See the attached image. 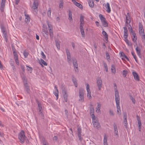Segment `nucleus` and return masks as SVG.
Returning a JSON list of instances; mask_svg holds the SVG:
<instances>
[{
	"label": "nucleus",
	"instance_id": "f257e3e1",
	"mask_svg": "<svg viewBox=\"0 0 145 145\" xmlns=\"http://www.w3.org/2000/svg\"><path fill=\"white\" fill-rule=\"evenodd\" d=\"M115 101L116 103V107L117 109V112L119 114H121V112L120 106V98L118 91L116 90L115 93Z\"/></svg>",
	"mask_w": 145,
	"mask_h": 145
},
{
	"label": "nucleus",
	"instance_id": "f03ea898",
	"mask_svg": "<svg viewBox=\"0 0 145 145\" xmlns=\"http://www.w3.org/2000/svg\"><path fill=\"white\" fill-rule=\"evenodd\" d=\"M25 137L24 131L23 130L21 131L18 135V138L21 144L24 142Z\"/></svg>",
	"mask_w": 145,
	"mask_h": 145
},
{
	"label": "nucleus",
	"instance_id": "7ed1b4c3",
	"mask_svg": "<svg viewBox=\"0 0 145 145\" xmlns=\"http://www.w3.org/2000/svg\"><path fill=\"white\" fill-rule=\"evenodd\" d=\"M84 89L82 88L80 89L79 90V101L81 102H82L84 101Z\"/></svg>",
	"mask_w": 145,
	"mask_h": 145
},
{
	"label": "nucleus",
	"instance_id": "20e7f679",
	"mask_svg": "<svg viewBox=\"0 0 145 145\" xmlns=\"http://www.w3.org/2000/svg\"><path fill=\"white\" fill-rule=\"evenodd\" d=\"M92 121L93 126L95 127H96L98 129L100 127V125L99 121L96 118H94V120H92Z\"/></svg>",
	"mask_w": 145,
	"mask_h": 145
},
{
	"label": "nucleus",
	"instance_id": "39448f33",
	"mask_svg": "<svg viewBox=\"0 0 145 145\" xmlns=\"http://www.w3.org/2000/svg\"><path fill=\"white\" fill-rule=\"evenodd\" d=\"M38 107L39 112V115L42 119L43 118V114L42 112V107L41 104L39 102L38 103Z\"/></svg>",
	"mask_w": 145,
	"mask_h": 145
},
{
	"label": "nucleus",
	"instance_id": "423d86ee",
	"mask_svg": "<svg viewBox=\"0 0 145 145\" xmlns=\"http://www.w3.org/2000/svg\"><path fill=\"white\" fill-rule=\"evenodd\" d=\"M97 84L98 88L99 90H100L102 88V80L101 78H99L97 79Z\"/></svg>",
	"mask_w": 145,
	"mask_h": 145
},
{
	"label": "nucleus",
	"instance_id": "0eeeda50",
	"mask_svg": "<svg viewBox=\"0 0 145 145\" xmlns=\"http://www.w3.org/2000/svg\"><path fill=\"white\" fill-rule=\"evenodd\" d=\"M127 114L125 112H124L123 113V123H124V126L125 128H127V125L128 124L127 121Z\"/></svg>",
	"mask_w": 145,
	"mask_h": 145
},
{
	"label": "nucleus",
	"instance_id": "6e6552de",
	"mask_svg": "<svg viewBox=\"0 0 145 145\" xmlns=\"http://www.w3.org/2000/svg\"><path fill=\"white\" fill-rule=\"evenodd\" d=\"M113 127L114 129V136L116 137L117 138H118L119 137L118 129L115 123L113 124Z\"/></svg>",
	"mask_w": 145,
	"mask_h": 145
},
{
	"label": "nucleus",
	"instance_id": "1a4fd4ad",
	"mask_svg": "<svg viewBox=\"0 0 145 145\" xmlns=\"http://www.w3.org/2000/svg\"><path fill=\"white\" fill-rule=\"evenodd\" d=\"M62 94L64 100L65 102H67V101L68 95L67 91L65 89L62 90Z\"/></svg>",
	"mask_w": 145,
	"mask_h": 145
},
{
	"label": "nucleus",
	"instance_id": "9d476101",
	"mask_svg": "<svg viewBox=\"0 0 145 145\" xmlns=\"http://www.w3.org/2000/svg\"><path fill=\"white\" fill-rule=\"evenodd\" d=\"M73 64L75 70V71L76 72H78L79 71L78 65L77 61L76 59H74V61H73Z\"/></svg>",
	"mask_w": 145,
	"mask_h": 145
},
{
	"label": "nucleus",
	"instance_id": "9b49d317",
	"mask_svg": "<svg viewBox=\"0 0 145 145\" xmlns=\"http://www.w3.org/2000/svg\"><path fill=\"white\" fill-rule=\"evenodd\" d=\"M6 0H1V11L2 12L4 11V8L5 6Z\"/></svg>",
	"mask_w": 145,
	"mask_h": 145
},
{
	"label": "nucleus",
	"instance_id": "f8f14e48",
	"mask_svg": "<svg viewBox=\"0 0 145 145\" xmlns=\"http://www.w3.org/2000/svg\"><path fill=\"white\" fill-rule=\"evenodd\" d=\"M126 23L128 24L131 22V18L129 14L127 13L126 15Z\"/></svg>",
	"mask_w": 145,
	"mask_h": 145
},
{
	"label": "nucleus",
	"instance_id": "ddd939ff",
	"mask_svg": "<svg viewBox=\"0 0 145 145\" xmlns=\"http://www.w3.org/2000/svg\"><path fill=\"white\" fill-rule=\"evenodd\" d=\"M124 29V37L125 39H127L128 35V32L126 27H123Z\"/></svg>",
	"mask_w": 145,
	"mask_h": 145
},
{
	"label": "nucleus",
	"instance_id": "4468645a",
	"mask_svg": "<svg viewBox=\"0 0 145 145\" xmlns=\"http://www.w3.org/2000/svg\"><path fill=\"white\" fill-rule=\"evenodd\" d=\"M72 1L74 4L77 7L81 9L83 8V7L82 5L76 2L75 0H72Z\"/></svg>",
	"mask_w": 145,
	"mask_h": 145
},
{
	"label": "nucleus",
	"instance_id": "2eb2a0df",
	"mask_svg": "<svg viewBox=\"0 0 145 145\" xmlns=\"http://www.w3.org/2000/svg\"><path fill=\"white\" fill-rule=\"evenodd\" d=\"M90 113L92 120H94V118H95L94 114V109L93 108H90Z\"/></svg>",
	"mask_w": 145,
	"mask_h": 145
},
{
	"label": "nucleus",
	"instance_id": "dca6fc26",
	"mask_svg": "<svg viewBox=\"0 0 145 145\" xmlns=\"http://www.w3.org/2000/svg\"><path fill=\"white\" fill-rule=\"evenodd\" d=\"M133 76L134 79L137 81L140 80L139 76L138 74L136 72H133Z\"/></svg>",
	"mask_w": 145,
	"mask_h": 145
},
{
	"label": "nucleus",
	"instance_id": "f3484780",
	"mask_svg": "<svg viewBox=\"0 0 145 145\" xmlns=\"http://www.w3.org/2000/svg\"><path fill=\"white\" fill-rule=\"evenodd\" d=\"M105 7H106V12L108 13H110L111 12V10L109 3H107L105 5Z\"/></svg>",
	"mask_w": 145,
	"mask_h": 145
},
{
	"label": "nucleus",
	"instance_id": "a211bd4d",
	"mask_svg": "<svg viewBox=\"0 0 145 145\" xmlns=\"http://www.w3.org/2000/svg\"><path fill=\"white\" fill-rule=\"evenodd\" d=\"M24 85L25 87V90L27 92V93L30 95V90L29 86L27 85V84L26 82L24 83Z\"/></svg>",
	"mask_w": 145,
	"mask_h": 145
},
{
	"label": "nucleus",
	"instance_id": "6ab92c4d",
	"mask_svg": "<svg viewBox=\"0 0 145 145\" xmlns=\"http://www.w3.org/2000/svg\"><path fill=\"white\" fill-rule=\"evenodd\" d=\"M66 51L67 56V58L68 61H70L71 59V57L70 53L69 50L68 48H66ZM69 63V61H68Z\"/></svg>",
	"mask_w": 145,
	"mask_h": 145
},
{
	"label": "nucleus",
	"instance_id": "aec40b11",
	"mask_svg": "<svg viewBox=\"0 0 145 145\" xmlns=\"http://www.w3.org/2000/svg\"><path fill=\"white\" fill-rule=\"evenodd\" d=\"M38 1H34L32 7L34 9H36L38 8Z\"/></svg>",
	"mask_w": 145,
	"mask_h": 145
},
{
	"label": "nucleus",
	"instance_id": "412c9836",
	"mask_svg": "<svg viewBox=\"0 0 145 145\" xmlns=\"http://www.w3.org/2000/svg\"><path fill=\"white\" fill-rule=\"evenodd\" d=\"M137 54L140 58H141V54L140 53L141 50L140 48L138 46H137L135 48Z\"/></svg>",
	"mask_w": 145,
	"mask_h": 145
},
{
	"label": "nucleus",
	"instance_id": "4be33fe9",
	"mask_svg": "<svg viewBox=\"0 0 145 145\" xmlns=\"http://www.w3.org/2000/svg\"><path fill=\"white\" fill-rule=\"evenodd\" d=\"M43 36L46 38L48 39V30H46L44 32H42Z\"/></svg>",
	"mask_w": 145,
	"mask_h": 145
},
{
	"label": "nucleus",
	"instance_id": "5701e85b",
	"mask_svg": "<svg viewBox=\"0 0 145 145\" xmlns=\"http://www.w3.org/2000/svg\"><path fill=\"white\" fill-rule=\"evenodd\" d=\"M137 120L138 121V128L141 129V126L142 125V124L140 118L138 115H137Z\"/></svg>",
	"mask_w": 145,
	"mask_h": 145
},
{
	"label": "nucleus",
	"instance_id": "b1692460",
	"mask_svg": "<svg viewBox=\"0 0 145 145\" xmlns=\"http://www.w3.org/2000/svg\"><path fill=\"white\" fill-rule=\"evenodd\" d=\"M25 22L26 23L29 22L30 21V18L29 15L28 14H25Z\"/></svg>",
	"mask_w": 145,
	"mask_h": 145
},
{
	"label": "nucleus",
	"instance_id": "393cba45",
	"mask_svg": "<svg viewBox=\"0 0 145 145\" xmlns=\"http://www.w3.org/2000/svg\"><path fill=\"white\" fill-rule=\"evenodd\" d=\"M99 17L102 23L106 21V18L102 15L100 14L99 15Z\"/></svg>",
	"mask_w": 145,
	"mask_h": 145
},
{
	"label": "nucleus",
	"instance_id": "a878e982",
	"mask_svg": "<svg viewBox=\"0 0 145 145\" xmlns=\"http://www.w3.org/2000/svg\"><path fill=\"white\" fill-rule=\"evenodd\" d=\"M107 137L106 135H105L104 136L103 140L104 145H108V142H107Z\"/></svg>",
	"mask_w": 145,
	"mask_h": 145
},
{
	"label": "nucleus",
	"instance_id": "bb28decb",
	"mask_svg": "<svg viewBox=\"0 0 145 145\" xmlns=\"http://www.w3.org/2000/svg\"><path fill=\"white\" fill-rule=\"evenodd\" d=\"M69 19L70 20V21H72V12L70 10H69Z\"/></svg>",
	"mask_w": 145,
	"mask_h": 145
},
{
	"label": "nucleus",
	"instance_id": "cd10ccee",
	"mask_svg": "<svg viewBox=\"0 0 145 145\" xmlns=\"http://www.w3.org/2000/svg\"><path fill=\"white\" fill-rule=\"evenodd\" d=\"M40 62H41V65L42 67H43L44 66L42 65V64H43L45 66H46L47 65V64L46 62V61H44L42 59H40Z\"/></svg>",
	"mask_w": 145,
	"mask_h": 145
},
{
	"label": "nucleus",
	"instance_id": "c85d7f7f",
	"mask_svg": "<svg viewBox=\"0 0 145 145\" xmlns=\"http://www.w3.org/2000/svg\"><path fill=\"white\" fill-rule=\"evenodd\" d=\"M89 6L91 8L93 7L94 5V3L93 1V0H89V1L88 2Z\"/></svg>",
	"mask_w": 145,
	"mask_h": 145
},
{
	"label": "nucleus",
	"instance_id": "c756f323",
	"mask_svg": "<svg viewBox=\"0 0 145 145\" xmlns=\"http://www.w3.org/2000/svg\"><path fill=\"white\" fill-rule=\"evenodd\" d=\"M106 59L108 61H110V57L109 53L107 52H106Z\"/></svg>",
	"mask_w": 145,
	"mask_h": 145
},
{
	"label": "nucleus",
	"instance_id": "7c9ffc66",
	"mask_svg": "<svg viewBox=\"0 0 145 145\" xmlns=\"http://www.w3.org/2000/svg\"><path fill=\"white\" fill-rule=\"evenodd\" d=\"M111 71L112 72L115 73L116 72V70L114 65H112L111 66Z\"/></svg>",
	"mask_w": 145,
	"mask_h": 145
},
{
	"label": "nucleus",
	"instance_id": "2f4dec72",
	"mask_svg": "<svg viewBox=\"0 0 145 145\" xmlns=\"http://www.w3.org/2000/svg\"><path fill=\"white\" fill-rule=\"evenodd\" d=\"M84 16L81 15L80 17V23L84 24Z\"/></svg>",
	"mask_w": 145,
	"mask_h": 145
},
{
	"label": "nucleus",
	"instance_id": "473e14b6",
	"mask_svg": "<svg viewBox=\"0 0 145 145\" xmlns=\"http://www.w3.org/2000/svg\"><path fill=\"white\" fill-rule=\"evenodd\" d=\"M47 24L48 25L49 28V31L52 30L53 27L52 25L50 24H49L48 22H47Z\"/></svg>",
	"mask_w": 145,
	"mask_h": 145
},
{
	"label": "nucleus",
	"instance_id": "72a5a7b5",
	"mask_svg": "<svg viewBox=\"0 0 145 145\" xmlns=\"http://www.w3.org/2000/svg\"><path fill=\"white\" fill-rule=\"evenodd\" d=\"M131 54H132V56H133L134 58L135 59V61L137 62L138 60H137L136 56L134 52H131Z\"/></svg>",
	"mask_w": 145,
	"mask_h": 145
},
{
	"label": "nucleus",
	"instance_id": "f704fd0d",
	"mask_svg": "<svg viewBox=\"0 0 145 145\" xmlns=\"http://www.w3.org/2000/svg\"><path fill=\"white\" fill-rule=\"evenodd\" d=\"M80 32L82 35V37H85V34L84 29H80Z\"/></svg>",
	"mask_w": 145,
	"mask_h": 145
},
{
	"label": "nucleus",
	"instance_id": "c9c22d12",
	"mask_svg": "<svg viewBox=\"0 0 145 145\" xmlns=\"http://www.w3.org/2000/svg\"><path fill=\"white\" fill-rule=\"evenodd\" d=\"M101 107V105L99 103H97V111H98V112L101 111L100 110V108Z\"/></svg>",
	"mask_w": 145,
	"mask_h": 145
},
{
	"label": "nucleus",
	"instance_id": "e433bc0d",
	"mask_svg": "<svg viewBox=\"0 0 145 145\" xmlns=\"http://www.w3.org/2000/svg\"><path fill=\"white\" fill-rule=\"evenodd\" d=\"M129 96L130 97V99L132 100V102L134 104H135V99L131 95H129Z\"/></svg>",
	"mask_w": 145,
	"mask_h": 145
},
{
	"label": "nucleus",
	"instance_id": "4c0bfd02",
	"mask_svg": "<svg viewBox=\"0 0 145 145\" xmlns=\"http://www.w3.org/2000/svg\"><path fill=\"white\" fill-rule=\"evenodd\" d=\"M14 54V56L15 59V60H16L17 61V60L18 59V54L17 53V52H15L13 53Z\"/></svg>",
	"mask_w": 145,
	"mask_h": 145
},
{
	"label": "nucleus",
	"instance_id": "58836bf2",
	"mask_svg": "<svg viewBox=\"0 0 145 145\" xmlns=\"http://www.w3.org/2000/svg\"><path fill=\"white\" fill-rule=\"evenodd\" d=\"M60 3L59 4V7L60 8H62L63 7V0H60Z\"/></svg>",
	"mask_w": 145,
	"mask_h": 145
},
{
	"label": "nucleus",
	"instance_id": "ea45409f",
	"mask_svg": "<svg viewBox=\"0 0 145 145\" xmlns=\"http://www.w3.org/2000/svg\"><path fill=\"white\" fill-rule=\"evenodd\" d=\"M77 132L78 135H81L82 133L81 129L80 127H78L77 128Z\"/></svg>",
	"mask_w": 145,
	"mask_h": 145
},
{
	"label": "nucleus",
	"instance_id": "a19ab883",
	"mask_svg": "<svg viewBox=\"0 0 145 145\" xmlns=\"http://www.w3.org/2000/svg\"><path fill=\"white\" fill-rule=\"evenodd\" d=\"M103 26L105 27H107L108 26V24L106 21L102 23Z\"/></svg>",
	"mask_w": 145,
	"mask_h": 145
},
{
	"label": "nucleus",
	"instance_id": "79ce46f5",
	"mask_svg": "<svg viewBox=\"0 0 145 145\" xmlns=\"http://www.w3.org/2000/svg\"><path fill=\"white\" fill-rule=\"evenodd\" d=\"M102 33L103 35L105 36V39H106V40H108V35L106 32L105 31H103Z\"/></svg>",
	"mask_w": 145,
	"mask_h": 145
},
{
	"label": "nucleus",
	"instance_id": "37998d69",
	"mask_svg": "<svg viewBox=\"0 0 145 145\" xmlns=\"http://www.w3.org/2000/svg\"><path fill=\"white\" fill-rule=\"evenodd\" d=\"M120 56L122 57V59L123 60L124 59V56H125V54H124V53L121 52H120Z\"/></svg>",
	"mask_w": 145,
	"mask_h": 145
},
{
	"label": "nucleus",
	"instance_id": "c03bdc74",
	"mask_svg": "<svg viewBox=\"0 0 145 145\" xmlns=\"http://www.w3.org/2000/svg\"><path fill=\"white\" fill-rule=\"evenodd\" d=\"M47 30H48L47 27L46 25H43L42 26V32H44Z\"/></svg>",
	"mask_w": 145,
	"mask_h": 145
},
{
	"label": "nucleus",
	"instance_id": "a18cd8bd",
	"mask_svg": "<svg viewBox=\"0 0 145 145\" xmlns=\"http://www.w3.org/2000/svg\"><path fill=\"white\" fill-rule=\"evenodd\" d=\"M133 37L132 40L135 43L136 42H137V37L136 35H134V36H133Z\"/></svg>",
	"mask_w": 145,
	"mask_h": 145
},
{
	"label": "nucleus",
	"instance_id": "49530a36",
	"mask_svg": "<svg viewBox=\"0 0 145 145\" xmlns=\"http://www.w3.org/2000/svg\"><path fill=\"white\" fill-rule=\"evenodd\" d=\"M56 47L58 49H59L60 48V44L59 42L58 41H56Z\"/></svg>",
	"mask_w": 145,
	"mask_h": 145
},
{
	"label": "nucleus",
	"instance_id": "de8ad7c7",
	"mask_svg": "<svg viewBox=\"0 0 145 145\" xmlns=\"http://www.w3.org/2000/svg\"><path fill=\"white\" fill-rule=\"evenodd\" d=\"M51 9L50 8H49L48 9V11L47 12V14L48 16L49 17H51Z\"/></svg>",
	"mask_w": 145,
	"mask_h": 145
},
{
	"label": "nucleus",
	"instance_id": "09e8293b",
	"mask_svg": "<svg viewBox=\"0 0 145 145\" xmlns=\"http://www.w3.org/2000/svg\"><path fill=\"white\" fill-rule=\"evenodd\" d=\"M49 35L50 37L52 39L53 37V30L49 31Z\"/></svg>",
	"mask_w": 145,
	"mask_h": 145
},
{
	"label": "nucleus",
	"instance_id": "8fccbe9b",
	"mask_svg": "<svg viewBox=\"0 0 145 145\" xmlns=\"http://www.w3.org/2000/svg\"><path fill=\"white\" fill-rule=\"evenodd\" d=\"M58 93L59 91L58 90L56 91V92H54V94L56 96V99H57L58 98Z\"/></svg>",
	"mask_w": 145,
	"mask_h": 145
},
{
	"label": "nucleus",
	"instance_id": "3c124183",
	"mask_svg": "<svg viewBox=\"0 0 145 145\" xmlns=\"http://www.w3.org/2000/svg\"><path fill=\"white\" fill-rule=\"evenodd\" d=\"M141 36L142 41L143 42H145V34L140 35Z\"/></svg>",
	"mask_w": 145,
	"mask_h": 145
},
{
	"label": "nucleus",
	"instance_id": "603ef678",
	"mask_svg": "<svg viewBox=\"0 0 145 145\" xmlns=\"http://www.w3.org/2000/svg\"><path fill=\"white\" fill-rule=\"evenodd\" d=\"M122 73L124 77H125L127 74V71L126 70H123V71Z\"/></svg>",
	"mask_w": 145,
	"mask_h": 145
},
{
	"label": "nucleus",
	"instance_id": "864d4df0",
	"mask_svg": "<svg viewBox=\"0 0 145 145\" xmlns=\"http://www.w3.org/2000/svg\"><path fill=\"white\" fill-rule=\"evenodd\" d=\"M88 92L87 97L89 99H91V92L90 91H89Z\"/></svg>",
	"mask_w": 145,
	"mask_h": 145
},
{
	"label": "nucleus",
	"instance_id": "5fc2aeb1",
	"mask_svg": "<svg viewBox=\"0 0 145 145\" xmlns=\"http://www.w3.org/2000/svg\"><path fill=\"white\" fill-rule=\"evenodd\" d=\"M3 34L4 35V36L5 40L7 42V35L6 33H3Z\"/></svg>",
	"mask_w": 145,
	"mask_h": 145
},
{
	"label": "nucleus",
	"instance_id": "6e6d98bb",
	"mask_svg": "<svg viewBox=\"0 0 145 145\" xmlns=\"http://www.w3.org/2000/svg\"><path fill=\"white\" fill-rule=\"evenodd\" d=\"M139 32L140 35L144 34V29H139Z\"/></svg>",
	"mask_w": 145,
	"mask_h": 145
},
{
	"label": "nucleus",
	"instance_id": "4d7b16f0",
	"mask_svg": "<svg viewBox=\"0 0 145 145\" xmlns=\"http://www.w3.org/2000/svg\"><path fill=\"white\" fill-rule=\"evenodd\" d=\"M125 42H126L127 44L128 45V46H131V42H129V40H128V39H125Z\"/></svg>",
	"mask_w": 145,
	"mask_h": 145
},
{
	"label": "nucleus",
	"instance_id": "13d9d810",
	"mask_svg": "<svg viewBox=\"0 0 145 145\" xmlns=\"http://www.w3.org/2000/svg\"><path fill=\"white\" fill-rule=\"evenodd\" d=\"M41 54L42 56V57L44 59H46V56L44 52H41Z\"/></svg>",
	"mask_w": 145,
	"mask_h": 145
},
{
	"label": "nucleus",
	"instance_id": "bf43d9fd",
	"mask_svg": "<svg viewBox=\"0 0 145 145\" xmlns=\"http://www.w3.org/2000/svg\"><path fill=\"white\" fill-rule=\"evenodd\" d=\"M104 67H105V69L106 70V72H107L108 71V67L107 65V64L105 63H104Z\"/></svg>",
	"mask_w": 145,
	"mask_h": 145
},
{
	"label": "nucleus",
	"instance_id": "052dcab7",
	"mask_svg": "<svg viewBox=\"0 0 145 145\" xmlns=\"http://www.w3.org/2000/svg\"><path fill=\"white\" fill-rule=\"evenodd\" d=\"M139 29H143V25L140 22L139 23Z\"/></svg>",
	"mask_w": 145,
	"mask_h": 145
},
{
	"label": "nucleus",
	"instance_id": "680f3d73",
	"mask_svg": "<svg viewBox=\"0 0 145 145\" xmlns=\"http://www.w3.org/2000/svg\"><path fill=\"white\" fill-rule=\"evenodd\" d=\"M84 24L80 23V29H83Z\"/></svg>",
	"mask_w": 145,
	"mask_h": 145
},
{
	"label": "nucleus",
	"instance_id": "e2e57ef3",
	"mask_svg": "<svg viewBox=\"0 0 145 145\" xmlns=\"http://www.w3.org/2000/svg\"><path fill=\"white\" fill-rule=\"evenodd\" d=\"M23 54H24V57H27L28 54V53L27 52H25V51H24V52Z\"/></svg>",
	"mask_w": 145,
	"mask_h": 145
},
{
	"label": "nucleus",
	"instance_id": "0e129e2a",
	"mask_svg": "<svg viewBox=\"0 0 145 145\" xmlns=\"http://www.w3.org/2000/svg\"><path fill=\"white\" fill-rule=\"evenodd\" d=\"M79 140L80 141H82V138L81 136V135H78Z\"/></svg>",
	"mask_w": 145,
	"mask_h": 145
},
{
	"label": "nucleus",
	"instance_id": "69168bd1",
	"mask_svg": "<svg viewBox=\"0 0 145 145\" xmlns=\"http://www.w3.org/2000/svg\"><path fill=\"white\" fill-rule=\"evenodd\" d=\"M86 89L87 92H88L89 91H90L89 89V86L88 84H87Z\"/></svg>",
	"mask_w": 145,
	"mask_h": 145
},
{
	"label": "nucleus",
	"instance_id": "338daca9",
	"mask_svg": "<svg viewBox=\"0 0 145 145\" xmlns=\"http://www.w3.org/2000/svg\"><path fill=\"white\" fill-rule=\"evenodd\" d=\"M26 67H27V69L28 71H32L33 70L32 68L31 67H30L28 66H26Z\"/></svg>",
	"mask_w": 145,
	"mask_h": 145
},
{
	"label": "nucleus",
	"instance_id": "774afa93",
	"mask_svg": "<svg viewBox=\"0 0 145 145\" xmlns=\"http://www.w3.org/2000/svg\"><path fill=\"white\" fill-rule=\"evenodd\" d=\"M12 47L13 53L16 52V50L15 48V47L13 46H12Z\"/></svg>",
	"mask_w": 145,
	"mask_h": 145
}]
</instances>
